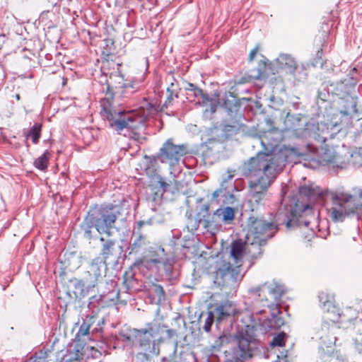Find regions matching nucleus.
<instances>
[{"label":"nucleus","mask_w":362,"mask_h":362,"mask_svg":"<svg viewBox=\"0 0 362 362\" xmlns=\"http://www.w3.org/2000/svg\"><path fill=\"white\" fill-rule=\"evenodd\" d=\"M283 160L280 156L259 152L255 157L245 162L243 175L248 181L250 195L259 204L283 170Z\"/></svg>","instance_id":"1"},{"label":"nucleus","mask_w":362,"mask_h":362,"mask_svg":"<svg viewBox=\"0 0 362 362\" xmlns=\"http://www.w3.org/2000/svg\"><path fill=\"white\" fill-rule=\"evenodd\" d=\"M119 214L117 206L112 204L102 205L90 209L81 226L85 235L90 239L93 228L100 234L110 235V230L114 227Z\"/></svg>","instance_id":"2"},{"label":"nucleus","mask_w":362,"mask_h":362,"mask_svg":"<svg viewBox=\"0 0 362 362\" xmlns=\"http://www.w3.org/2000/svg\"><path fill=\"white\" fill-rule=\"evenodd\" d=\"M323 206L327 216L334 223L343 222L346 218L355 214L357 206L354 197L339 191H327Z\"/></svg>","instance_id":"3"},{"label":"nucleus","mask_w":362,"mask_h":362,"mask_svg":"<svg viewBox=\"0 0 362 362\" xmlns=\"http://www.w3.org/2000/svg\"><path fill=\"white\" fill-rule=\"evenodd\" d=\"M100 104L102 116L117 134H122L124 130L132 131L136 128L139 119L134 113L112 110L109 101L105 98L101 100Z\"/></svg>","instance_id":"4"},{"label":"nucleus","mask_w":362,"mask_h":362,"mask_svg":"<svg viewBox=\"0 0 362 362\" xmlns=\"http://www.w3.org/2000/svg\"><path fill=\"white\" fill-rule=\"evenodd\" d=\"M243 276L238 265L224 259L216 263L214 283L218 286L234 289L238 286Z\"/></svg>","instance_id":"5"},{"label":"nucleus","mask_w":362,"mask_h":362,"mask_svg":"<svg viewBox=\"0 0 362 362\" xmlns=\"http://www.w3.org/2000/svg\"><path fill=\"white\" fill-rule=\"evenodd\" d=\"M234 217L235 211L230 206L219 208L211 215L209 213V206L204 204L201 206L197 214L198 225L202 224L207 229L216 228L221 222H230Z\"/></svg>","instance_id":"6"},{"label":"nucleus","mask_w":362,"mask_h":362,"mask_svg":"<svg viewBox=\"0 0 362 362\" xmlns=\"http://www.w3.org/2000/svg\"><path fill=\"white\" fill-rule=\"evenodd\" d=\"M276 232V225L261 218H250L249 236L253 238L252 246H260L266 244L267 239L272 238Z\"/></svg>","instance_id":"7"},{"label":"nucleus","mask_w":362,"mask_h":362,"mask_svg":"<svg viewBox=\"0 0 362 362\" xmlns=\"http://www.w3.org/2000/svg\"><path fill=\"white\" fill-rule=\"evenodd\" d=\"M184 145H175L172 139H168L160 149L158 158L163 163H169L174 165L185 153Z\"/></svg>","instance_id":"8"},{"label":"nucleus","mask_w":362,"mask_h":362,"mask_svg":"<svg viewBox=\"0 0 362 362\" xmlns=\"http://www.w3.org/2000/svg\"><path fill=\"white\" fill-rule=\"evenodd\" d=\"M284 292V286L276 282L265 283L262 285L251 288L249 291L250 294L254 298H261L262 296L264 299L262 298L260 300H265L266 302L268 301V298L266 296V293H268L276 303L280 300ZM275 305H277V303Z\"/></svg>","instance_id":"9"},{"label":"nucleus","mask_w":362,"mask_h":362,"mask_svg":"<svg viewBox=\"0 0 362 362\" xmlns=\"http://www.w3.org/2000/svg\"><path fill=\"white\" fill-rule=\"evenodd\" d=\"M308 151L320 161L325 163H336L337 155L333 148L325 144V139L316 140L315 143L307 145Z\"/></svg>","instance_id":"10"},{"label":"nucleus","mask_w":362,"mask_h":362,"mask_svg":"<svg viewBox=\"0 0 362 362\" xmlns=\"http://www.w3.org/2000/svg\"><path fill=\"white\" fill-rule=\"evenodd\" d=\"M164 327V325L160 324L148 323L146 328L134 329L135 336L140 346H149L153 339H158V341H161V333Z\"/></svg>","instance_id":"11"},{"label":"nucleus","mask_w":362,"mask_h":362,"mask_svg":"<svg viewBox=\"0 0 362 362\" xmlns=\"http://www.w3.org/2000/svg\"><path fill=\"white\" fill-rule=\"evenodd\" d=\"M340 89L342 92L340 99L344 107L343 110H341V112L346 115L356 112V86L354 85H345L341 87Z\"/></svg>","instance_id":"12"},{"label":"nucleus","mask_w":362,"mask_h":362,"mask_svg":"<svg viewBox=\"0 0 362 362\" xmlns=\"http://www.w3.org/2000/svg\"><path fill=\"white\" fill-rule=\"evenodd\" d=\"M324 318L327 321H330L333 323L339 322L344 323L347 322H351L356 317V313L351 308H346L341 313L339 312V309L334 305V308L329 309V311H325Z\"/></svg>","instance_id":"13"},{"label":"nucleus","mask_w":362,"mask_h":362,"mask_svg":"<svg viewBox=\"0 0 362 362\" xmlns=\"http://www.w3.org/2000/svg\"><path fill=\"white\" fill-rule=\"evenodd\" d=\"M329 189H322L313 185H304L299 188L300 195L305 197L311 202H322L325 200V192Z\"/></svg>","instance_id":"14"},{"label":"nucleus","mask_w":362,"mask_h":362,"mask_svg":"<svg viewBox=\"0 0 362 362\" xmlns=\"http://www.w3.org/2000/svg\"><path fill=\"white\" fill-rule=\"evenodd\" d=\"M264 306H267L269 308H272V316L270 318L265 320L263 322V325L265 327V329H279L284 324V321L281 317L279 316L281 313L280 309L278 308L277 305L272 304V305L269 303L264 304Z\"/></svg>","instance_id":"15"},{"label":"nucleus","mask_w":362,"mask_h":362,"mask_svg":"<svg viewBox=\"0 0 362 362\" xmlns=\"http://www.w3.org/2000/svg\"><path fill=\"white\" fill-rule=\"evenodd\" d=\"M246 250V244L241 239L234 240L230 245V257L234 260V264L241 267L243 259Z\"/></svg>","instance_id":"16"},{"label":"nucleus","mask_w":362,"mask_h":362,"mask_svg":"<svg viewBox=\"0 0 362 362\" xmlns=\"http://www.w3.org/2000/svg\"><path fill=\"white\" fill-rule=\"evenodd\" d=\"M252 351L250 342L247 339L241 337L238 339V346L234 352L237 360L245 361L250 359L252 356Z\"/></svg>","instance_id":"17"},{"label":"nucleus","mask_w":362,"mask_h":362,"mask_svg":"<svg viewBox=\"0 0 362 362\" xmlns=\"http://www.w3.org/2000/svg\"><path fill=\"white\" fill-rule=\"evenodd\" d=\"M173 263V260L167 259L165 261L160 259V263H153V264L158 269V275L161 278L170 281L175 279Z\"/></svg>","instance_id":"18"},{"label":"nucleus","mask_w":362,"mask_h":362,"mask_svg":"<svg viewBox=\"0 0 362 362\" xmlns=\"http://www.w3.org/2000/svg\"><path fill=\"white\" fill-rule=\"evenodd\" d=\"M100 241L102 243L100 255L105 263L108 259L115 255L116 240L105 239L104 237H101Z\"/></svg>","instance_id":"19"},{"label":"nucleus","mask_w":362,"mask_h":362,"mask_svg":"<svg viewBox=\"0 0 362 362\" xmlns=\"http://www.w3.org/2000/svg\"><path fill=\"white\" fill-rule=\"evenodd\" d=\"M216 312L217 314V321L220 322L227 317L235 315V305L228 300L225 301L216 308Z\"/></svg>","instance_id":"20"},{"label":"nucleus","mask_w":362,"mask_h":362,"mask_svg":"<svg viewBox=\"0 0 362 362\" xmlns=\"http://www.w3.org/2000/svg\"><path fill=\"white\" fill-rule=\"evenodd\" d=\"M277 63L281 69H286L291 74H294L298 68L295 59L289 54H281L276 59Z\"/></svg>","instance_id":"21"},{"label":"nucleus","mask_w":362,"mask_h":362,"mask_svg":"<svg viewBox=\"0 0 362 362\" xmlns=\"http://www.w3.org/2000/svg\"><path fill=\"white\" fill-rule=\"evenodd\" d=\"M320 307L323 311H329V309L334 308V297L332 294L326 292L321 291L318 296Z\"/></svg>","instance_id":"22"},{"label":"nucleus","mask_w":362,"mask_h":362,"mask_svg":"<svg viewBox=\"0 0 362 362\" xmlns=\"http://www.w3.org/2000/svg\"><path fill=\"white\" fill-rule=\"evenodd\" d=\"M51 156V152L49 150H46L40 156L34 160L33 165L40 170H46L48 168Z\"/></svg>","instance_id":"23"},{"label":"nucleus","mask_w":362,"mask_h":362,"mask_svg":"<svg viewBox=\"0 0 362 362\" xmlns=\"http://www.w3.org/2000/svg\"><path fill=\"white\" fill-rule=\"evenodd\" d=\"M148 294L153 299H157L158 302H161L165 300V293L163 288L158 284H151L148 289Z\"/></svg>","instance_id":"24"},{"label":"nucleus","mask_w":362,"mask_h":362,"mask_svg":"<svg viewBox=\"0 0 362 362\" xmlns=\"http://www.w3.org/2000/svg\"><path fill=\"white\" fill-rule=\"evenodd\" d=\"M42 134V124L39 123H35L28 130V133L25 134L26 139L30 138L32 139V142L34 144H37L39 142V140L41 137Z\"/></svg>","instance_id":"25"},{"label":"nucleus","mask_w":362,"mask_h":362,"mask_svg":"<svg viewBox=\"0 0 362 362\" xmlns=\"http://www.w3.org/2000/svg\"><path fill=\"white\" fill-rule=\"evenodd\" d=\"M227 173H228L227 177L223 179V180L221 185V187L223 190H226V191L229 190V188H230V189L235 188V185L232 182V180L235 176V170L228 169L227 170Z\"/></svg>","instance_id":"26"},{"label":"nucleus","mask_w":362,"mask_h":362,"mask_svg":"<svg viewBox=\"0 0 362 362\" xmlns=\"http://www.w3.org/2000/svg\"><path fill=\"white\" fill-rule=\"evenodd\" d=\"M148 243L144 235L139 234L131 245L132 252H137L139 249L146 245Z\"/></svg>","instance_id":"27"},{"label":"nucleus","mask_w":362,"mask_h":362,"mask_svg":"<svg viewBox=\"0 0 362 362\" xmlns=\"http://www.w3.org/2000/svg\"><path fill=\"white\" fill-rule=\"evenodd\" d=\"M240 128V123L235 120L232 122V124H225L223 126V132H224L227 135H233L235 134L238 132Z\"/></svg>","instance_id":"28"},{"label":"nucleus","mask_w":362,"mask_h":362,"mask_svg":"<svg viewBox=\"0 0 362 362\" xmlns=\"http://www.w3.org/2000/svg\"><path fill=\"white\" fill-rule=\"evenodd\" d=\"M286 338V333L284 332H281L279 333L276 336L274 337L272 341L270 342V346L272 347L284 346L285 345Z\"/></svg>","instance_id":"29"},{"label":"nucleus","mask_w":362,"mask_h":362,"mask_svg":"<svg viewBox=\"0 0 362 362\" xmlns=\"http://www.w3.org/2000/svg\"><path fill=\"white\" fill-rule=\"evenodd\" d=\"M153 263H160V259L152 258L150 259H138L134 262L135 267L144 266L146 267H151Z\"/></svg>","instance_id":"30"},{"label":"nucleus","mask_w":362,"mask_h":362,"mask_svg":"<svg viewBox=\"0 0 362 362\" xmlns=\"http://www.w3.org/2000/svg\"><path fill=\"white\" fill-rule=\"evenodd\" d=\"M187 98L190 97H194V98H199L201 97L204 100H209V95L207 94H205L203 90L199 88H194V89H189V93H187Z\"/></svg>","instance_id":"31"},{"label":"nucleus","mask_w":362,"mask_h":362,"mask_svg":"<svg viewBox=\"0 0 362 362\" xmlns=\"http://www.w3.org/2000/svg\"><path fill=\"white\" fill-rule=\"evenodd\" d=\"M214 320V314L212 311H209L207 313V317L205 320L203 329L205 332H209L211 330V326Z\"/></svg>","instance_id":"32"},{"label":"nucleus","mask_w":362,"mask_h":362,"mask_svg":"<svg viewBox=\"0 0 362 362\" xmlns=\"http://www.w3.org/2000/svg\"><path fill=\"white\" fill-rule=\"evenodd\" d=\"M89 329H90V325L86 322H83L81 324V325L76 334V337H81L88 335L89 334Z\"/></svg>","instance_id":"33"},{"label":"nucleus","mask_w":362,"mask_h":362,"mask_svg":"<svg viewBox=\"0 0 362 362\" xmlns=\"http://www.w3.org/2000/svg\"><path fill=\"white\" fill-rule=\"evenodd\" d=\"M351 158L353 163L356 165H362V155L360 152V150L355 151L351 153Z\"/></svg>","instance_id":"34"},{"label":"nucleus","mask_w":362,"mask_h":362,"mask_svg":"<svg viewBox=\"0 0 362 362\" xmlns=\"http://www.w3.org/2000/svg\"><path fill=\"white\" fill-rule=\"evenodd\" d=\"M228 340V337L223 334L221 335L214 342V344L213 345V347L214 349H220L222 346V344Z\"/></svg>","instance_id":"35"},{"label":"nucleus","mask_w":362,"mask_h":362,"mask_svg":"<svg viewBox=\"0 0 362 362\" xmlns=\"http://www.w3.org/2000/svg\"><path fill=\"white\" fill-rule=\"evenodd\" d=\"M158 184L160 187L163 189V191H168L169 187V184H168L165 180L162 177H160L158 180Z\"/></svg>","instance_id":"36"},{"label":"nucleus","mask_w":362,"mask_h":362,"mask_svg":"<svg viewBox=\"0 0 362 362\" xmlns=\"http://www.w3.org/2000/svg\"><path fill=\"white\" fill-rule=\"evenodd\" d=\"M259 45H257L253 49L251 50L249 55V61L252 62L254 60L255 55L259 52Z\"/></svg>","instance_id":"37"},{"label":"nucleus","mask_w":362,"mask_h":362,"mask_svg":"<svg viewBox=\"0 0 362 362\" xmlns=\"http://www.w3.org/2000/svg\"><path fill=\"white\" fill-rule=\"evenodd\" d=\"M252 78L258 80L263 79L265 78V75L263 71H262L261 69H257V73L256 74L252 75Z\"/></svg>","instance_id":"38"},{"label":"nucleus","mask_w":362,"mask_h":362,"mask_svg":"<svg viewBox=\"0 0 362 362\" xmlns=\"http://www.w3.org/2000/svg\"><path fill=\"white\" fill-rule=\"evenodd\" d=\"M119 335H120V337H121V339L122 341H124V342L132 341V339H131L130 336H129L128 334H124V333H120Z\"/></svg>","instance_id":"39"},{"label":"nucleus","mask_w":362,"mask_h":362,"mask_svg":"<svg viewBox=\"0 0 362 362\" xmlns=\"http://www.w3.org/2000/svg\"><path fill=\"white\" fill-rule=\"evenodd\" d=\"M357 206V211L355 212L358 215V218H361L362 217V206H359L356 205Z\"/></svg>","instance_id":"40"},{"label":"nucleus","mask_w":362,"mask_h":362,"mask_svg":"<svg viewBox=\"0 0 362 362\" xmlns=\"http://www.w3.org/2000/svg\"><path fill=\"white\" fill-rule=\"evenodd\" d=\"M166 333L168 338H172L175 335V331L172 329H167Z\"/></svg>","instance_id":"41"},{"label":"nucleus","mask_w":362,"mask_h":362,"mask_svg":"<svg viewBox=\"0 0 362 362\" xmlns=\"http://www.w3.org/2000/svg\"><path fill=\"white\" fill-rule=\"evenodd\" d=\"M197 88V87L196 86H194L193 83H189L188 84V88H186L187 93H189V89H194V88Z\"/></svg>","instance_id":"42"},{"label":"nucleus","mask_w":362,"mask_h":362,"mask_svg":"<svg viewBox=\"0 0 362 362\" xmlns=\"http://www.w3.org/2000/svg\"><path fill=\"white\" fill-rule=\"evenodd\" d=\"M221 189H223L221 188L220 189L214 191L213 193V197L217 198L219 196L220 192H221Z\"/></svg>","instance_id":"43"},{"label":"nucleus","mask_w":362,"mask_h":362,"mask_svg":"<svg viewBox=\"0 0 362 362\" xmlns=\"http://www.w3.org/2000/svg\"><path fill=\"white\" fill-rule=\"evenodd\" d=\"M77 286L83 287L85 286L84 283L82 281H78L76 284Z\"/></svg>","instance_id":"44"},{"label":"nucleus","mask_w":362,"mask_h":362,"mask_svg":"<svg viewBox=\"0 0 362 362\" xmlns=\"http://www.w3.org/2000/svg\"><path fill=\"white\" fill-rule=\"evenodd\" d=\"M281 358L283 362H289L286 358V355H281Z\"/></svg>","instance_id":"45"},{"label":"nucleus","mask_w":362,"mask_h":362,"mask_svg":"<svg viewBox=\"0 0 362 362\" xmlns=\"http://www.w3.org/2000/svg\"><path fill=\"white\" fill-rule=\"evenodd\" d=\"M173 93H170L169 95L168 96L167 99L169 102L172 101L173 100Z\"/></svg>","instance_id":"46"},{"label":"nucleus","mask_w":362,"mask_h":362,"mask_svg":"<svg viewBox=\"0 0 362 362\" xmlns=\"http://www.w3.org/2000/svg\"><path fill=\"white\" fill-rule=\"evenodd\" d=\"M14 97L16 98V99L17 100H20V99H21V96H20V95H19L18 93L16 94V95H14Z\"/></svg>","instance_id":"47"},{"label":"nucleus","mask_w":362,"mask_h":362,"mask_svg":"<svg viewBox=\"0 0 362 362\" xmlns=\"http://www.w3.org/2000/svg\"><path fill=\"white\" fill-rule=\"evenodd\" d=\"M325 329H327V322H325V323L323 324V325H322V329H325Z\"/></svg>","instance_id":"48"},{"label":"nucleus","mask_w":362,"mask_h":362,"mask_svg":"<svg viewBox=\"0 0 362 362\" xmlns=\"http://www.w3.org/2000/svg\"><path fill=\"white\" fill-rule=\"evenodd\" d=\"M138 224H139V226L140 227H141V226H142V225L144 224V222H143V221H139V222L138 223Z\"/></svg>","instance_id":"49"},{"label":"nucleus","mask_w":362,"mask_h":362,"mask_svg":"<svg viewBox=\"0 0 362 362\" xmlns=\"http://www.w3.org/2000/svg\"><path fill=\"white\" fill-rule=\"evenodd\" d=\"M359 197L362 199V189H360V192H359Z\"/></svg>","instance_id":"50"},{"label":"nucleus","mask_w":362,"mask_h":362,"mask_svg":"<svg viewBox=\"0 0 362 362\" xmlns=\"http://www.w3.org/2000/svg\"><path fill=\"white\" fill-rule=\"evenodd\" d=\"M308 208H310V206H309V205H306V206H305L304 209L305 210V209H308Z\"/></svg>","instance_id":"51"},{"label":"nucleus","mask_w":362,"mask_h":362,"mask_svg":"<svg viewBox=\"0 0 362 362\" xmlns=\"http://www.w3.org/2000/svg\"><path fill=\"white\" fill-rule=\"evenodd\" d=\"M308 223H309L308 222L305 221V226H308Z\"/></svg>","instance_id":"52"},{"label":"nucleus","mask_w":362,"mask_h":362,"mask_svg":"<svg viewBox=\"0 0 362 362\" xmlns=\"http://www.w3.org/2000/svg\"><path fill=\"white\" fill-rule=\"evenodd\" d=\"M95 352L98 353L99 355H100V351L96 350Z\"/></svg>","instance_id":"53"},{"label":"nucleus","mask_w":362,"mask_h":362,"mask_svg":"<svg viewBox=\"0 0 362 362\" xmlns=\"http://www.w3.org/2000/svg\"><path fill=\"white\" fill-rule=\"evenodd\" d=\"M262 312H263L262 310L258 311L259 313H262Z\"/></svg>","instance_id":"54"},{"label":"nucleus","mask_w":362,"mask_h":362,"mask_svg":"<svg viewBox=\"0 0 362 362\" xmlns=\"http://www.w3.org/2000/svg\"><path fill=\"white\" fill-rule=\"evenodd\" d=\"M110 88L109 86H107V90H109Z\"/></svg>","instance_id":"55"}]
</instances>
